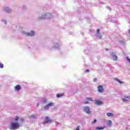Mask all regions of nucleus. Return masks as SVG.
Returning <instances> with one entry per match:
<instances>
[{"label":"nucleus","instance_id":"f257e3e1","mask_svg":"<svg viewBox=\"0 0 130 130\" xmlns=\"http://www.w3.org/2000/svg\"><path fill=\"white\" fill-rule=\"evenodd\" d=\"M52 15L50 13H46L42 15L41 17H39V20H44L45 19H50Z\"/></svg>","mask_w":130,"mask_h":130},{"label":"nucleus","instance_id":"f03ea898","mask_svg":"<svg viewBox=\"0 0 130 130\" xmlns=\"http://www.w3.org/2000/svg\"><path fill=\"white\" fill-rule=\"evenodd\" d=\"M20 127V125L18 122H12L11 123V126L10 127V129L11 130H16L18 129Z\"/></svg>","mask_w":130,"mask_h":130},{"label":"nucleus","instance_id":"7ed1b4c3","mask_svg":"<svg viewBox=\"0 0 130 130\" xmlns=\"http://www.w3.org/2000/svg\"><path fill=\"white\" fill-rule=\"evenodd\" d=\"M22 35H25V36H34L35 35V32L33 30L30 31L29 32L23 31H22Z\"/></svg>","mask_w":130,"mask_h":130},{"label":"nucleus","instance_id":"20e7f679","mask_svg":"<svg viewBox=\"0 0 130 130\" xmlns=\"http://www.w3.org/2000/svg\"><path fill=\"white\" fill-rule=\"evenodd\" d=\"M98 91L100 93H102L104 92V88H103V86L99 85L98 86Z\"/></svg>","mask_w":130,"mask_h":130},{"label":"nucleus","instance_id":"39448f33","mask_svg":"<svg viewBox=\"0 0 130 130\" xmlns=\"http://www.w3.org/2000/svg\"><path fill=\"white\" fill-rule=\"evenodd\" d=\"M3 10L4 11V12H5V13H12V9L8 7L5 6L3 8Z\"/></svg>","mask_w":130,"mask_h":130},{"label":"nucleus","instance_id":"423d86ee","mask_svg":"<svg viewBox=\"0 0 130 130\" xmlns=\"http://www.w3.org/2000/svg\"><path fill=\"white\" fill-rule=\"evenodd\" d=\"M83 110L84 112H86L87 114L91 113V111H90V108L89 107H84Z\"/></svg>","mask_w":130,"mask_h":130},{"label":"nucleus","instance_id":"0eeeda50","mask_svg":"<svg viewBox=\"0 0 130 130\" xmlns=\"http://www.w3.org/2000/svg\"><path fill=\"white\" fill-rule=\"evenodd\" d=\"M122 100L123 102H127V101H128L130 100V95L124 96L122 97Z\"/></svg>","mask_w":130,"mask_h":130},{"label":"nucleus","instance_id":"6e6552de","mask_svg":"<svg viewBox=\"0 0 130 130\" xmlns=\"http://www.w3.org/2000/svg\"><path fill=\"white\" fill-rule=\"evenodd\" d=\"M60 45L61 44H58V43H56L53 46V48L55 49H60Z\"/></svg>","mask_w":130,"mask_h":130},{"label":"nucleus","instance_id":"1a4fd4ad","mask_svg":"<svg viewBox=\"0 0 130 130\" xmlns=\"http://www.w3.org/2000/svg\"><path fill=\"white\" fill-rule=\"evenodd\" d=\"M96 36V37H98V38H99L100 39H101V38H102V36L101 35V34H100V29H97Z\"/></svg>","mask_w":130,"mask_h":130},{"label":"nucleus","instance_id":"9d476101","mask_svg":"<svg viewBox=\"0 0 130 130\" xmlns=\"http://www.w3.org/2000/svg\"><path fill=\"white\" fill-rule=\"evenodd\" d=\"M15 91H17V92H19V91H20V90L21 89V85H16L15 87Z\"/></svg>","mask_w":130,"mask_h":130},{"label":"nucleus","instance_id":"9b49d317","mask_svg":"<svg viewBox=\"0 0 130 130\" xmlns=\"http://www.w3.org/2000/svg\"><path fill=\"white\" fill-rule=\"evenodd\" d=\"M50 123V120H49V118L48 117H46L45 119V121L43 122L44 124H45V123Z\"/></svg>","mask_w":130,"mask_h":130},{"label":"nucleus","instance_id":"f8f14e48","mask_svg":"<svg viewBox=\"0 0 130 130\" xmlns=\"http://www.w3.org/2000/svg\"><path fill=\"white\" fill-rule=\"evenodd\" d=\"M103 104V103H102V102L96 100L95 102V104H96V105H102V104Z\"/></svg>","mask_w":130,"mask_h":130},{"label":"nucleus","instance_id":"ddd939ff","mask_svg":"<svg viewBox=\"0 0 130 130\" xmlns=\"http://www.w3.org/2000/svg\"><path fill=\"white\" fill-rule=\"evenodd\" d=\"M107 116L108 117H113L114 116V115L112 113H107Z\"/></svg>","mask_w":130,"mask_h":130},{"label":"nucleus","instance_id":"4468645a","mask_svg":"<svg viewBox=\"0 0 130 130\" xmlns=\"http://www.w3.org/2000/svg\"><path fill=\"white\" fill-rule=\"evenodd\" d=\"M111 55L114 60H116L117 59V56L114 55L113 53H112Z\"/></svg>","mask_w":130,"mask_h":130},{"label":"nucleus","instance_id":"2eb2a0df","mask_svg":"<svg viewBox=\"0 0 130 130\" xmlns=\"http://www.w3.org/2000/svg\"><path fill=\"white\" fill-rule=\"evenodd\" d=\"M107 124L108 126H111V125H112V122H111V120H109L107 123Z\"/></svg>","mask_w":130,"mask_h":130},{"label":"nucleus","instance_id":"dca6fc26","mask_svg":"<svg viewBox=\"0 0 130 130\" xmlns=\"http://www.w3.org/2000/svg\"><path fill=\"white\" fill-rule=\"evenodd\" d=\"M84 52L86 54H89L91 51H90V50L86 49V50H84Z\"/></svg>","mask_w":130,"mask_h":130},{"label":"nucleus","instance_id":"f3484780","mask_svg":"<svg viewBox=\"0 0 130 130\" xmlns=\"http://www.w3.org/2000/svg\"><path fill=\"white\" fill-rule=\"evenodd\" d=\"M102 129H104V127L98 126L95 128V130H102Z\"/></svg>","mask_w":130,"mask_h":130},{"label":"nucleus","instance_id":"a211bd4d","mask_svg":"<svg viewBox=\"0 0 130 130\" xmlns=\"http://www.w3.org/2000/svg\"><path fill=\"white\" fill-rule=\"evenodd\" d=\"M62 96H63V94H62V93L57 94L56 95L57 98H60V97H62Z\"/></svg>","mask_w":130,"mask_h":130},{"label":"nucleus","instance_id":"6ab92c4d","mask_svg":"<svg viewBox=\"0 0 130 130\" xmlns=\"http://www.w3.org/2000/svg\"><path fill=\"white\" fill-rule=\"evenodd\" d=\"M47 105L49 106V107H51V106H54V103H50L48 104Z\"/></svg>","mask_w":130,"mask_h":130},{"label":"nucleus","instance_id":"aec40b11","mask_svg":"<svg viewBox=\"0 0 130 130\" xmlns=\"http://www.w3.org/2000/svg\"><path fill=\"white\" fill-rule=\"evenodd\" d=\"M48 109H49V106H48V105L47 104L46 106H45L44 107V110H48Z\"/></svg>","mask_w":130,"mask_h":130},{"label":"nucleus","instance_id":"412c9836","mask_svg":"<svg viewBox=\"0 0 130 130\" xmlns=\"http://www.w3.org/2000/svg\"><path fill=\"white\" fill-rule=\"evenodd\" d=\"M115 81H117V82H118V83H119V84H122V81H121L117 78H115Z\"/></svg>","mask_w":130,"mask_h":130},{"label":"nucleus","instance_id":"4be33fe9","mask_svg":"<svg viewBox=\"0 0 130 130\" xmlns=\"http://www.w3.org/2000/svg\"><path fill=\"white\" fill-rule=\"evenodd\" d=\"M2 22L4 23L5 25H7V20L6 19H2Z\"/></svg>","mask_w":130,"mask_h":130},{"label":"nucleus","instance_id":"5701e85b","mask_svg":"<svg viewBox=\"0 0 130 130\" xmlns=\"http://www.w3.org/2000/svg\"><path fill=\"white\" fill-rule=\"evenodd\" d=\"M42 102L43 103L45 104V103H46L47 102V100H46V99H44L43 100H42Z\"/></svg>","mask_w":130,"mask_h":130},{"label":"nucleus","instance_id":"b1692460","mask_svg":"<svg viewBox=\"0 0 130 130\" xmlns=\"http://www.w3.org/2000/svg\"><path fill=\"white\" fill-rule=\"evenodd\" d=\"M30 117H31V118H36L37 116H36V115L34 114V115H31L30 116Z\"/></svg>","mask_w":130,"mask_h":130},{"label":"nucleus","instance_id":"393cba45","mask_svg":"<svg viewBox=\"0 0 130 130\" xmlns=\"http://www.w3.org/2000/svg\"><path fill=\"white\" fill-rule=\"evenodd\" d=\"M0 69H4V64L0 63Z\"/></svg>","mask_w":130,"mask_h":130},{"label":"nucleus","instance_id":"a878e982","mask_svg":"<svg viewBox=\"0 0 130 130\" xmlns=\"http://www.w3.org/2000/svg\"><path fill=\"white\" fill-rule=\"evenodd\" d=\"M95 122H97V120L94 119L93 121L91 122V124H94V123H95Z\"/></svg>","mask_w":130,"mask_h":130},{"label":"nucleus","instance_id":"bb28decb","mask_svg":"<svg viewBox=\"0 0 130 130\" xmlns=\"http://www.w3.org/2000/svg\"><path fill=\"white\" fill-rule=\"evenodd\" d=\"M86 99H87V100H89V101H93L92 100V98H87Z\"/></svg>","mask_w":130,"mask_h":130},{"label":"nucleus","instance_id":"cd10ccee","mask_svg":"<svg viewBox=\"0 0 130 130\" xmlns=\"http://www.w3.org/2000/svg\"><path fill=\"white\" fill-rule=\"evenodd\" d=\"M18 120H19V117H15V121H18Z\"/></svg>","mask_w":130,"mask_h":130},{"label":"nucleus","instance_id":"c85d7f7f","mask_svg":"<svg viewBox=\"0 0 130 130\" xmlns=\"http://www.w3.org/2000/svg\"><path fill=\"white\" fill-rule=\"evenodd\" d=\"M89 72H90V70H89L88 69H87V70H85V71H84V73H89Z\"/></svg>","mask_w":130,"mask_h":130},{"label":"nucleus","instance_id":"c756f323","mask_svg":"<svg viewBox=\"0 0 130 130\" xmlns=\"http://www.w3.org/2000/svg\"><path fill=\"white\" fill-rule=\"evenodd\" d=\"M76 130H80V126H77V127H76Z\"/></svg>","mask_w":130,"mask_h":130},{"label":"nucleus","instance_id":"7c9ffc66","mask_svg":"<svg viewBox=\"0 0 130 130\" xmlns=\"http://www.w3.org/2000/svg\"><path fill=\"white\" fill-rule=\"evenodd\" d=\"M26 6H25V5H24V6H22V9H23V10H25V9H26Z\"/></svg>","mask_w":130,"mask_h":130},{"label":"nucleus","instance_id":"2f4dec72","mask_svg":"<svg viewBox=\"0 0 130 130\" xmlns=\"http://www.w3.org/2000/svg\"><path fill=\"white\" fill-rule=\"evenodd\" d=\"M107 9H108V10H109V11H111V7H108Z\"/></svg>","mask_w":130,"mask_h":130},{"label":"nucleus","instance_id":"473e14b6","mask_svg":"<svg viewBox=\"0 0 130 130\" xmlns=\"http://www.w3.org/2000/svg\"><path fill=\"white\" fill-rule=\"evenodd\" d=\"M127 60H128V62H130V59L128 57H126Z\"/></svg>","mask_w":130,"mask_h":130},{"label":"nucleus","instance_id":"72a5a7b5","mask_svg":"<svg viewBox=\"0 0 130 130\" xmlns=\"http://www.w3.org/2000/svg\"><path fill=\"white\" fill-rule=\"evenodd\" d=\"M93 82H97V79L96 78H94L93 79Z\"/></svg>","mask_w":130,"mask_h":130},{"label":"nucleus","instance_id":"f704fd0d","mask_svg":"<svg viewBox=\"0 0 130 130\" xmlns=\"http://www.w3.org/2000/svg\"><path fill=\"white\" fill-rule=\"evenodd\" d=\"M84 104H88V103H89V102H88V101L84 102Z\"/></svg>","mask_w":130,"mask_h":130},{"label":"nucleus","instance_id":"c9c22d12","mask_svg":"<svg viewBox=\"0 0 130 130\" xmlns=\"http://www.w3.org/2000/svg\"><path fill=\"white\" fill-rule=\"evenodd\" d=\"M105 50H106V51H108V48H106Z\"/></svg>","mask_w":130,"mask_h":130},{"label":"nucleus","instance_id":"e433bc0d","mask_svg":"<svg viewBox=\"0 0 130 130\" xmlns=\"http://www.w3.org/2000/svg\"><path fill=\"white\" fill-rule=\"evenodd\" d=\"M37 106H39L40 104H39V103H37Z\"/></svg>","mask_w":130,"mask_h":130},{"label":"nucleus","instance_id":"4c0bfd02","mask_svg":"<svg viewBox=\"0 0 130 130\" xmlns=\"http://www.w3.org/2000/svg\"><path fill=\"white\" fill-rule=\"evenodd\" d=\"M21 121H24V119L23 118L21 119Z\"/></svg>","mask_w":130,"mask_h":130},{"label":"nucleus","instance_id":"58836bf2","mask_svg":"<svg viewBox=\"0 0 130 130\" xmlns=\"http://www.w3.org/2000/svg\"><path fill=\"white\" fill-rule=\"evenodd\" d=\"M129 37H130V29L129 30Z\"/></svg>","mask_w":130,"mask_h":130},{"label":"nucleus","instance_id":"ea45409f","mask_svg":"<svg viewBox=\"0 0 130 130\" xmlns=\"http://www.w3.org/2000/svg\"><path fill=\"white\" fill-rule=\"evenodd\" d=\"M49 48H50V49H52V48L50 47Z\"/></svg>","mask_w":130,"mask_h":130}]
</instances>
